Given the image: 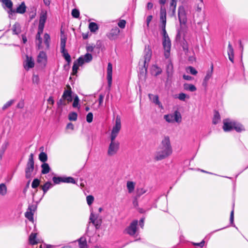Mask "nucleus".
<instances>
[{
    "label": "nucleus",
    "instance_id": "nucleus-53",
    "mask_svg": "<svg viewBox=\"0 0 248 248\" xmlns=\"http://www.w3.org/2000/svg\"><path fill=\"white\" fill-rule=\"evenodd\" d=\"M72 15L75 18H78L79 16V12L78 10L74 9L72 11Z\"/></svg>",
    "mask_w": 248,
    "mask_h": 248
},
{
    "label": "nucleus",
    "instance_id": "nucleus-63",
    "mask_svg": "<svg viewBox=\"0 0 248 248\" xmlns=\"http://www.w3.org/2000/svg\"><path fill=\"white\" fill-rule=\"evenodd\" d=\"M47 102L49 104L53 105L54 103L53 97L52 96H50L47 100Z\"/></svg>",
    "mask_w": 248,
    "mask_h": 248
},
{
    "label": "nucleus",
    "instance_id": "nucleus-11",
    "mask_svg": "<svg viewBox=\"0 0 248 248\" xmlns=\"http://www.w3.org/2000/svg\"><path fill=\"white\" fill-rule=\"evenodd\" d=\"M137 225L138 220H135L133 221L129 226L125 229V233L131 236L134 235L137 231Z\"/></svg>",
    "mask_w": 248,
    "mask_h": 248
},
{
    "label": "nucleus",
    "instance_id": "nucleus-19",
    "mask_svg": "<svg viewBox=\"0 0 248 248\" xmlns=\"http://www.w3.org/2000/svg\"><path fill=\"white\" fill-rule=\"evenodd\" d=\"M2 2L4 6L8 8V12L10 16H12L13 14H15V10L12 8L13 3L11 0H3Z\"/></svg>",
    "mask_w": 248,
    "mask_h": 248
},
{
    "label": "nucleus",
    "instance_id": "nucleus-28",
    "mask_svg": "<svg viewBox=\"0 0 248 248\" xmlns=\"http://www.w3.org/2000/svg\"><path fill=\"white\" fill-rule=\"evenodd\" d=\"M67 38L65 34L61 31V49L65 48Z\"/></svg>",
    "mask_w": 248,
    "mask_h": 248
},
{
    "label": "nucleus",
    "instance_id": "nucleus-58",
    "mask_svg": "<svg viewBox=\"0 0 248 248\" xmlns=\"http://www.w3.org/2000/svg\"><path fill=\"white\" fill-rule=\"evenodd\" d=\"M104 96L103 94H100L99 96V106H100L102 105Z\"/></svg>",
    "mask_w": 248,
    "mask_h": 248
},
{
    "label": "nucleus",
    "instance_id": "nucleus-59",
    "mask_svg": "<svg viewBox=\"0 0 248 248\" xmlns=\"http://www.w3.org/2000/svg\"><path fill=\"white\" fill-rule=\"evenodd\" d=\"M183 77L184 79L187 80H192L193 79V77L188 75H184Z\"/></svg>",
    "mask_w": 248,
    "mask_h": 248
},
{
    "label": "nucleus",
    "instance_id": "nucleus-2",
    "mask_svg": "<svg viewBox=\"0 0 248 248\" xmlns=\"http://www.w3.org/2000/svg\"><path fill=\"white\" fill-rule=\"evenodd\" d=\"M172 152L170 140L169 137H165L155 154L156 160H161L170 156Z\"/></svg>",
    "mask_w": 248,
    "mask_h": 248
},
{
    "label": "nucleus",
    "instance_id": "nucleus-36",
    "mask_svg": "<svg viewBox=\"0 0 248 248\" xmlns=\"http://www.w3.org/2000/svg\"><path fill=\"white\" fill-rule=\"evenodd\" d=\"M12 31L14 34H18L20 32V26L18 23L14 24L12 28Z\"/></svg>",
    "mask_w": 248,
    "mask_h": 248
},
{
    "label": "nucleus",
    "instance_id": "nucleus-50",
    "mask_svg": "<svg viewBox=\"0 0 248 248\" xmlns=\"http://www.w3.org/2000/svg\"><path fill=\"white\" fill-rule=\"evenodd\" d=\"M119 30L118 28H115L112 30L111 32L109 35L110 38H112L113 35H117L119 33Z\"/></svg>",
    "mask_w": 248,
    "mask_h": 248
},
{
    "label": "nucleus",
    "instance_id": "nucleus-13",
    "mask_svg": "<svg viewBox=\"0 0 248 248\" xmlns=\"http://www.w3.org/2000/svg\"><path fill=\"white\" fill-rule=\"evenodd\" d=\"M23 64L25 70L28 71L34 66V60L31 57L26 55V59L24 61Z\"/></svg>",
    "mask_w": 248,
    "mask_h": 248
},
{
    "label": "nucleus",
    "instance_id": "nucleus-52",
    "mask_svg": "<svg viewBox=\"0 0 248 248\" xmlns=\"http://www.w3.org/2000/svg\"><path fill=\"white\" fill-rule=\"evenodd\" d=\"M93 120V114L92 112H89L86 116V121L88 123L92 122Z\"/></svg>",
    "mask_w": 248,
    "mask_h": 248
},
{
    "label": "nucleus",
    "instance_id": "nucleus-32",
    "mask_svg": "<svg viewBox=\"0 0 248 248\" xmlns=\"http://www.w3.org/2000/svg\"><path fill=\"white\" fill-rule=\"evenodd\" d=\"M177 0H171L170 3V9L172 11V14L174 16L175 14L176 7L177 4Z\"/></svg>",
    "mask_w": 248,
    "mask_h": 248
},
{
    "label": "nucleus",
    "instance_id": "nucleus-34",
    "mask_svg": "<svg viewBox=\"0 0 248 248\" xmlns=\"http://www.w3.org/2000/svg\"><path fill=\"white\" fill-rule=\"evenodd\" d=\"M61 52L62 54V56L65 58V60L69 62L71 61V57L69 54L67 52L65 48H63V50L62 49H61Z\"/></svg>",
    "mask_w": 248,
    "mask_h": 248
},
{
    "label": "nucleus",
    "instance_id": "nucleus-12",
    "mask_svg": "<svg viewBox=\"0 0 248 248\" xmlns=\"http://www.w3.org/2000/svg\"><path fill=\"white\" fill-rule=\"evenodd\" d=\"M85 63L87 62H85V59L82 56L80 57L76 61H75L74 62V64L72 68L73 75H76V74L78 72L79 66L83 65Z\"/></svg>",
    "mask_w": 248,
    "mask_h": 248
},
{
    "label": "nucleus",
    "instance_id": "nucleus-4",
    "mask_svg": "<svg viewBox=\"0 0 248 248\" xmlns=\"http://www.w3.org/2000/svg\"><path fill=\"white\" fill-rule=\"evenodd\" d=\"M43 33H40L38 31L36 36L35 43L38 49L48 48L49 46V42L50 40V36L48 34L46 33L44 35L43 40L41 37V34Z\"/></svg>",
    "mask_w": 248,
    "mask_h": 248
},
{
    "label": "nucleus",
    "instance_id": "nucleus-49",
    "mask_svg": "<svg viewBox=\"0 0 248 248\" xmlns=\"http://www.w3.org/2000/svg\"><path fill=\"white\" fill-rule=\"evenodd\" d=\"M79 100L78 96L77 95H76L74 98V101L73 103V107L74 108L78 107V105H79Z\"/></svg>",
    "mask_w": 248,
    "mask_h": 248
},
{
    "label": "nucleus",
    "instance_id": "nucleus-3",
    "mask_svg": "<svg viewBox=\"0 0 248 248\" xmlns=\"http://www.w3.org/2000/svg\"><path fill=\"white\" fill-rule=\"evenodd\" d=\"M223 129L225 132H228L233 129L238 132L245 130L244 126L234 120L226 119L223 120Z\"/></svg>",
    "mask_w": 248,
    "mask_h": 248
},
{
    "label": "nucleus",
    "instance_id": "nucleus-23",
    "mask_svg": "<svg viewBox=\"0 0 248 248\" xmlns=\"http://www.w3.org/2000/svg\"><path fill=\"white\" fill-rule=\"evenodd\" d=\"M184 89L185 91L191 92H194L197 90V88L195 85L190 83H185L183 85Z\"/></svg>",
    "mask_w": 248,
    "mask_h": 248
},
{
    "label": "nucleus",
    "instance_id": "nucleus-39",
    "mask_svg": "<svg viewBox=\"0 0 248 248\" xmlns=\"http://www.w3.org/2000/svg\"><path fill=\"white\" fill-rule=\"evenodd\" d=\"M173 71V67L171 62H170L167 66V73L168 76L171 75Z\"/></svg>",
    "mask_w": 248,
    "mask_h": 248
},
{
    "label": "nucleus",
    "instance_id": "nucleus-9",
    "mask_svg": "<svg viewBox=\"0 0 248 248\" xmlns=\"http://www.w3.org/2000/svg\"><path fill=\"white\" fill-rule=\"evenodd\" d=\"M34 170V161L33 158V154H31L27 164L26 168V177L28 179L30 178Z\"/></svg>",
    "mask_w": 248,
    "mask_h": 248
},
{
    "label": "nucleus",
    "instance_id": "nucleus-16",
    "mask_svg": "<svg viewBox=\"0 0 248 248\" xmlns=\"http://www.w3.org/2000/svg\"><path fill=\"white\" fill-rule=\"evenodd\" d=\"M152 52L149 46H146L144 51V67L146 68V64L150 61L152 57Z\"/></svg>",
    "mask_w": 248,
    "mask_h": 248
},
{
    "label": "nucleus",
    "instance_id": "nucleus-46",
    "mask_svg": "<svg viewBox=\"0 0 248 248\" xmlns=\"http://www.w3.org/2000/svg\"><path fill=\"white\" fill-rule=\"evenodd\" d=\"M51 187V184L49 182H47L44 184L42 187V189L45 193L50 187Z\"/></svg>",
    "mask_w": 248,
    "mask_h": 248
},
{
    "label": "nucleus",
    "instance_id": "nucleus-35",
    "mask_svg": "<svg viewBox=\"0 0 248 248\" xmlns=\"http://www.w3.org/2000/svg\"><path fill=\"white\" fill-rule=\"evenodd\" d=\"M177 98L181 101H186V100L189 99L190 96L187 94L181 93L178 95Z\"/></svg>",
    "mask_w": 248,
    "mask_h": 248
},
{
    "label": "nucleus",
    "instance_id": "nucleus-44",
    "mask_svg": "<svg viewBox=\"0 0 248 248\" xmlns=\"http://www.w3.org/2000/svg\"><path fill=\"white\" fill-rule=\"evenodd\" d=\"M82 56L85 59V62L88 63L90 62L93 59L92 55L90 53H86Z\"/></svg>",
    "mask_w": 248,
    "mask_h": 248
},
{
    "label": "nucleus",
    "instance_id": "nucleus-60",
    "mask_svg": "<svg viewBox=\"0 0 248 248\" xmlns=\"http://www.w3.org/2000/svg\"><path fill=\"white\" fill-rule=\"evenodd\" d=\"M234 219V209H233L230 215V222L231 223H233Z\"/></svg>",
    "mask_w": 248,
    "mask_h": 248
},
{
    "label": "nucleus",
    "instance_id": "nucleus-31",
    "mask_svg": "<svg viewBox=\"0 0 248 248\" xmlns=\"http://www.w3.org/2000/svg\"><path fill=\"white\" fill-rule=\"evenodd\" d=\"M41 168H42V173L43 174H47L48 173L50 170V168L47 163H44L41 165Z\"/></svg>",
    "mask_w": 248,
    "mask_h": 248
},
{
    "label": "nucleus",
    "instance_id": "nucleus-8",
    "mask_svg": "<svg viewBox=\"0 0 248 248\" xmlns=\"http://www.w3.org/2000/svg\"><path fill=\"white\" fill-rule=\"evenodd\" d=\"M120 148V143L115 140H110L107 154L109 156H113L117 154Z\"/></svg>",
    "mask_w": 248,
    "mask_h": 248
},
{
    "label": "nucleus",
    "instance_id": "nucleus-56",
    "mask_svg": "<svg viewBox=\"0 0 248 248\" xmlns=\"http://www.w3.org/2000/svg\"><path fill=\"white\" fill-rule=\"evenodd\" d=\"M152 18H153V16L151 15L148 16L147 17V18L146 20V27L147 28H149V24H150V22L151 21V20H152Z\"/></svg>",
    "mask_w": 248,
    "mask_h": 248
},
{
    "label": "nucleus",
    "instance_id": "nucleus-30",
    "mask_svg": "<svg viewBox=\"0 0 248 248\" xmlns=\"http://www.w3.org/2000/svg\"><path fill=\"white\" fill-rule=\"evenodd\" d=\"M162 70L161 68L157 66L156 65H153L152 67L151 72L154 76H157L161 74Z\"/></svg>",
    "mask_w": 248,
    "mask_h": 248
},
{
    "label": "nucleus",
    "instance_id": "nucleus-6",
    "mask_svg": "<svg viewBox=\"0 0 248 248\" xmlns=\"http://www.w3.org/2000/svg\"><path fill=\"white\" fill-rule=\"evenodd\" d=\"M164 119L169 123H180L182 122V116L180 112L177 110L173 113L164 115Z\"/></svg>",
    "mask_w": 248,
    "mask_h": 248
},
{
    "label": "nucleus",
    "instance_id": "nucleus-17",
    "mask_svg": "<svg viewBox=\"0 0 248 248\" xmlns=\"http://www.w3.org/2000/svg\"><path fill=\"white\" fill-rule=\"evenodd\" d=\"M36 206H30L25 214V217L32 222H33V214L36 210Z\"/></svg>",
    "mask_w": 248,
    "mask_h": 248
},
{
    "label": "nucleus",
    "instance_id": "nucleus-47",
    "mask_svg": "<svg viewBox=\"0 0 248 248\" xmlns=\"http://www.w3.org/2000/svg\"><path fill=\"white\" fill-rule=\"evenodd\" d=\"M147 190L144 187H140L137 189V195L140 196L147 192Z\"/></svg>",
    "mask_w": 248,
    "mask_h": 248
},
{
    "label": "nucleus",
    "instance_id": "nucleus-64",
    "mask_svg": "<svg viewBox=\"0 0 248 248\" xmlns=\"http://www.w3.org/2000/svg\"><path fill=\"white\" fill-rule=\"evenodd\" d=\"M153 7V4L152 2H148L147 4L146 8L148 10H150Z\"/></svg>",
    "mask_w": 248,
    "mask_h": 248
},
{
    "label": "nucleus",
    "instance_id": "nucleus-27",
    "mask_svg": "<svg viewBox=\"0 0 248 248\" xmlns=\"http://www.w3.org/2000/svg\"><path fill=\"white\" fill-rule=\"evenodd\" d=\"M136 184L132 181H127L126 183V187L129 193H131L134 190Z\"/></svg>",
    "mask_w": 248,
    "mask_h": 248
},
{
    "label": "nucleus",
    "instance_id": "nucleus-38",
    "mask_svg": "<svg viewBox=\"0 0 248 248\" xmlns=\"http://www.w3.org/2000/svg\"><path fill=\"white\" fill-rule=\"evenodd\" d=\"M89 28L91 32H95L98 29V25L94 22H91L90 23Z\"/></svg>",
    "mask_w": 248,
    "mask_h": 248
},
{
    "label": "nucleus",
    "instance_id": "nucleus-24",
    "mask_svg": "<svg viewBox=\"0 0 248 248\" xmlns=\"http://www.w3.org/2000/svg\"><path fill=\"white\" fill-rule=\"evenodd\" d=\"M227 52L229 60L233 62L234 58V51L230 43H229L228 45Z\"/></svg>",
    "mask_w": 248,
    "mask_h": 248
},
{
    "label": "nucleus",
    "instance_id": "nucleus-40",
    "mask_svg": "<svg viewBox=\"0 0 248 248\" xmlns=\"http://www.w3.org/2000/svg\"><path fill=\"white\" fill-rule=\"evenodd\" d=\"M39 159L43 162H46L47 159L46 154L44 152H41L39 155Z\"/></svg>",
    "mask_w": 248,
    "mask_h": 248
},
{
    "label": "nucleus",
    "instance_id": "nucleus-10",
    "mask_svg": "<svg viewBox=\"0 0 248 248\" xmlns=\"http://www.w3.org/2000/svg\"><path fill=\"white\" fill-rule=\"evenodd\" d=\"M47 19V11L46 10H42L41 11L39 23L38 25V31H39L40 33H43L45 24Z\"/></svg>",
    "mask_w": 248,
    "mask_h": 248
},
{
    "label": "nucleus",
    "instance_id": "nucleus-20",
    "mask_svg": "<svg viewBox=\"0 0 248 248\" xmlns=\"http://www.w3.org/2000/svg\"><path fill=\"white\" fill-rule=\"evenodd\" d=\"M47 62L46 54L44 51H41L37 57V62L41 65H46Z\"/></svg>",
    "mask_w": 248,
    "mask_h": 248
},
{
    "label": "nucleus",
    "instance_id": "nucleus-1",
    "mask_svg": "<svg viewBox=\"0 0 248 248\" xmlns=\"http://www.w3.org/2000/svg\"><path fill=\"white\" fill-rule=\"evenodd\" d=\"M160 20L162 22V29L163 35L162 45L164 51V56L166 58H168L170 56L171 48V42L166 31V12L165 8L161 6L160 8Z\"/></svg>",
    "mask_w": 248,
    "mask_h": 248
},
{
    "label": "nucleus",
    "instance_id": "nucleus-18",
    "mask_svg": "<svg viewBox=\"0 0 248 248\" xmlns=\"http://www.w3.org/2000/svg\"><path fill=\"white\" fill-rule=\"evenodd\" d=\"M148 97L150 100L155 105L157 106L158 108L162 109L163 106L159 100V97L157 95L153 94L151 93L148 94Z\"/></svg>",
    "mask_w": 248,
    "mask_h": 248
},
{
    "label": "nucleus",
    "instance_id": "nucleus-48",
    "mask_svg": "<svg viewBox=\"0 0 248 248\" xmlns=\"http://www.w3.org/2000/svg\"><path fill=\"white\" fill-rule=\"evenodd\" d=\"M77 116L76 112H71L69 114L68 118L70 121H76L77 119Z\"/></svg>",
    "mask_w": 248,
    "mask_h": 248
},
{
    "label": "nucleus",
    "instance_id": "nucleus-37",
    "mask_svg": "<svg viewBox=\"0 0 248 248\" xmlns=\"http://www.w3.org/2000/svg\"><path fill=\"white\" fill-rule=\"evenodd\" d=\"M186 71L187 73H190L193 75H196L198 73V71L196 69L190 66L186 67Z\"/></svg>",
    "mask_w": 248,
    "mask_h": 248
},
{
    "label": "nucleus",
    "instance_id": "nucleus-25",
    "mask_svg": "<svg viewBox=\"0 0 248 248\" xmlns=\"http://www.w3.org/2000/svg\"><path fill=\"white\" fill-rule=\"evenodd\" d=\"M37 233H31L29 237V242L31 245L37 244L39 240L36 237Z\"/></svg>",
    "mask_w": 248,
    "mask_h": 248
},
{
    "label": "nucleus",
    "instance_id": "nucleus-21",
    "mask_svg": "<svg viewBox=\"0 0 248 248\" xmlns=\"http://www.w3.org/2000/svg\"><path fill=\"white\" fill-rule=\"evenodd\" d=\"M112 65L111 63H108L107 67V79L109 86H110L112 83Z\"/></svg>",
    "mask_w": 248,
    "mask_h": 248
},
{
    "label": "nucleus",
    "instance_id": "nucleus-62",
    "mask_svg": "<svg viewBox=\"0 0 248 248\" xmlns=\"http://www.w3.org/2000/svg\"><path fill=\"white\" fill-rule=\"evenodd\" d=\"M33 82L38 83L39 81V78L37 76L34 75L32 77Z\"/></svg>",
    "mask_w": 248,
    "mask_h": 248
},
{
    "label": "nucleus",
    "instance_id": "nucleus-43",
    "mask_svg": "<svg viewBox=\"0 0 248 248\" xmlns=\"http://www.w3.org/2000/svg\"><path fill=\"white\" fill-rule=\"evenodd\" d=\"M94 198L92 195H88L86 197V201L88 205L91 206L93 202Z\"/></svg>",
    "mask_w": 248,
    "mask_h": 248
},
{
    "label": "nucleus",
    "instance_id": "nucleus-41",
    "mask_svg": "<svg viewBox=\"0 0 248 248\" xmlns=\"http://www.w3.org/2000/svg\"><path fill=\"white\" fill-rule=\"evenodd\" d=\"M220 120V117L218 112H215L214 118L213 119V123L214 124H217L219 123Z\"/></svg>",
    "mask_w": 248,
    "mask_h": 248
},
{
    "label": "nucleus",
    "instance_id": "nucleus-22",
    "mask_svg": "<svg viewBox=\"0 0 248 248\" xmlns=\"http://www.w3.org/2000/svg\"><path fill=\"white\" fill-rule=\"evenodd\" d=\"M213 66L211 69L207 71L206 75L203 79V85L206 86L207 84L208 80L212 78L213 75Z\"/></svg>",
    "mask_w": 248,
    "mask_h": 248
},
{
    "label": "nucleus",
    "instance_id": "nucleus-54",
    "mask_svg": "<svg viewBox=\"0 0 248 248\" xmlns=\"http://www.w3.org/2000/svg\"><path fill=\"white\" fill-rule=\"evenodd\" d=\"M126 24V21L124 20H121L118 23L119 27L122 29H124Z\"/></svg>",
    "mask_w": 248,
    "mask_h": 248
},
{
    "label": "nucleus",
    "instance_id": "nucleus-15",
    "mask_svg": "<svg viewBox=\"0 0 248 248\" xmlns=\"http://www.w3.org/2000/svg\"><path fill=\"white\" fill-rule=\"evenodd\" d=\"M91 222L95 226L96 228H98L101 223V219L98 215H95L91 212L90 217Z\"/></svg>",
    "mask_w": 248,
    "mask_h": 248
},
{
    "label": "nucleus",
    "instance_id": "nucleus-51",
    "mask_svg": "<svg viewBox=\"0 0 248 248\" xmlns=\"http://www.w3.org/2000/svg\"><path fill=\"white\" fill-rule=\"evenodd\" d=\"M39 184H40V181L37 179H35L33 181V182L31 184V186L32 188H35L38 186L39 185Z\"/></svg>",
    "mask_w": 248,
    "mask_h": 248
},
{
    "label": "nucleus",
    "instance_id": "nucleus-26",
    "mask_svg": "<svg viewBox=\"0 0 248 248\" xmlns=\"http://www.w3.org/2000/svg\"><path fill=\"white\" fill-rule=\"evenodd\" d=\"M26 10V6L24 2H22L20 5H19L17 8L15 10V13L24 14Z\"/></svg>",
    "mask_w": 248,
    "mask_h": 248
},
{
    "label": "nucleus",
    "instance_id": "nucleus-33",
    "mask_svg": "<svg viewBox=\"0 0 248 248\" xmlns=\"http://www.w3.org/2000/svg\"><path fill=\"white\" fill-rule=\"evenodd\" d=\"M7 192V188L5 184L1 183L0 184V195L5 196Z\"/></svg>",
    "mask_w": 248,
    "mask_h": 248
},
{
    "label": "nucleus",
    "instance_id": "nucleus-42",
    "mask_svg": "<svg viewBox=\"0 0 248 248\" xmlns=\"http://www.w3.org/2000/svg\"><path fill=\"white\" fill-rule=\"evenodd\" d=\"M63 183L75 184L76 181L72 177H63Z\"/></svg>",
    "mask_w": 248,
    "mask_h": 248
},
{
    "label": "nucleus",
    "instance_id": "nucleus-5",
    "mask_svg": "<svg viewBox=\"0 0 248 248\" xmlns=\"http://www.w3.org/2000/svg\"><path fill=\"white\" fill-rule=\"evenodd\" d=\"M190 11L187 8L183 6H181L178 8V18L180 25L185 26L187 22V17Z\"/></svg>",
    "mask_w": 248,
    "mask_h": 248
},
{
    "label": "nucleus",
    "instance_id": "nucleus-61",
    "mask_svg": "<svg viewBox=\"0 0 248 248\" xmlns=\"http://www.w3.org/2000/svg\"><path fill=\"white\" fill-rule=\"evenodd\" d=\"M205 243L204 241L203 240L201 242L199 243H193V245L196 246H199L201 248L203 247Z\"/></svg>",
    "mask_w": 248,
    "mask_h": 248
},
{
    "label": "nucleus",
    "instance_id": "nucleus-29",
    "mask_svg": "<svg viewBox=\"0 0 248 248\" xmlns=\"http://www.w3.org/2000/svg\"><path fill=\"white\" fill-rule=\"evenodd\" d=\"M79 248H88L86 239L84 237H81L78 240Z\"/></svg>",
    "mask_w": 248,
    "mask_h": 248
},
{
    "label": "nucleus",
    "instance_id": "nucleus-45",
    "mask_svg": "<svg viewBox=\"0 0 248 248\" xmlns=\"http://www.w3.org/2000/svg\"><path fill=\"white\" fill-rule=\"evenodd\" d=\"M53 181L55 184H59L61 182L63 183V177H53Z\"/></svg>",
    "mask_w": 248,
    "mask_h": 248
},
{
    "label": "nucleus",
    "instance_id": "nucleus-57",
    "mask_svg": "<svg viewBox=\"0 0 248 248\" xmlns=\"http://www.w3.org/2000/svg\"><path fill=\"white\" fill-rule=\"evenodd\" d=\"M58 105L59 106L66 105V103H65V100L63 99L62 97V98L58 102Z\"/></svg>",
    "mask_w": 248,
    "mask_h": 248
},
{
    "label": "nucleus",
    "instance_id": "nucleus-14",
    "mask_svg": "<svg viewBox=\"0 0 248 248\" xmlns=\"http://www.w3.org/2000/svg\"><path fill=\"white\" fill-rule=\"evenodd\" d=\"M66 87L67 89L64 90L62 98L63 99H65L67 102V103H69L72 101V91L69 85H67Z\"/></svg>",
    "mask_w": 248,
    "mask_h": 248
},
{
    "label": "nucleus",
    "instance_id": "nucleus-7",
    "mask_svg": "<svg viewBox=\"0 0 248 248\" xmlns=\"http://www.w3.org/2000/svg\"><path fill=\"white\" fill-rule=\"evenodd\" d=\"M121 129V118L119 116H117L115 119V122L114 125L112 127L111 131L110 138V140H115L117 137L120 130Z\"/></svg>",
    "mask_w": 248,
    "mask_h": 248
},
{
    "label": "nucleus",
    "instance_id": "nucleus-55",
    "mask_svg": "<svg viewBox=\"0 0 248 248\" xmlns=\"http://www.w3.org/2000/svg\"><path fill=\"white\" fill-rule=\"evenodd\" d=\"M14 102V100H11L8 101L3 107V109H5L10 107Z\"/></svg>",
    "mask_w": 248,
    "mask_h": 248
}]
</instances>
